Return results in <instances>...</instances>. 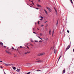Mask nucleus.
<instances>
[{
  "instance_id": "nucleus-16",
  "label": "nucleus",
  "mask_w": 74,
  "mask_h": 74,
  "mask_svg": "<svg viewBox=\"0 0 74 74\" xmlns=\"http://www.w3.org/2000/svg\"><path fill=\"white\" fill-rule=\"evenodd\" d=\"M70 1H71V2L72 4H73V1H72V0H70Z\"/></svg>"
},
{
  "instance_id": "nucleus-54",
  "label": "nucleus",
  "mask_w": 74,
  "mask_h": 74,
  "mask_svg": "<svg viewBox=\"0 0 74 74\" xmlns=\"http://www.w3.org/2000/svg\"><path fill=\"white\" fill-rule=\"evenodd\" d=\"M36 9H37V10H38V8H36Z\"/></svg>"
},
{
  "instance_id": "nucleus-6",
  "label": "nucleus",
  "mask_w": 74,
  "mask_h": 74,
  "mask_svg": "<svg viewBox=\"0 0 74 74\" xmlns=\"http://www.w3.org/2000/svg\"><path fill=\"white\" fill-rule=\"evenodd\" d=\"M30 53V51H27L25 53H24L25 55H26V54H27V53Z\"/></svg>"
},
{
  "instance_id": "nucleus-56",
  "label": "nucleus",
  "mask_w": 74,
  "mask_h": 74,
  "mask_svg": "<svg viewBox=\"0 0 74 74\" xmlns=\"http://www.w3.org/2000/svg\"><path fill=\"white\" fill-rule=\"evenodd\" d=\"M63 32H64V29H63Z\"/></svg>"
},
{
  "instance_id": "nucleus-63",
  "label": "nucleus",
  "mask_w": 74,
  "mask_h": 74,
  "mask_svg": "<svg viewBox=\"0 0 74 74\" xmlns=\"http://www.w3.org/2000/svg\"><path fill=\"white\" fill-rule=\"evenodd\" d=\"M14 50H16V49H15Z\"/></svg>"
},
{
  "instance_id": "nucleus-29",
  "label": "nucleus",
  "mask_w": 74,
  "mask_h": 74,
  "mask_svg": "<svg viewBox=\"0 0 74 74\" xmlns=\"http://www.w3.org/2000/svg\"><path fill=\"white\" fill-rule=\"evenodd\" d=\"M30 74V72H29L27 73V74Z\"/></svg>"
},
{
  "instance_id": "nucleus-35",
  "label": "nucleus",
  "mask_w": 74,
  "mask_h": 74,
  "mask_svg": "<svg viewBox=\"0 0 74 74\" xmlns=\"http://www.w3.org/2000/svg\"><path fill=\"white\" fill-rule=\"evenodd\" d=\"M67 33H69V30H67Z\"/></svg>"
},
{
  "instance_id": "nucleus-10",
  "label": "nucleus",
  "mask_w": 74,
  "mask_h": 74,
  "mask_svg": "<svg viewBox=\"0 0 74 74\" xmlns=\"http://www.w3.org/2000/svg\"><path fill=\"white\" fill-rule=\"evenodd\" d=\"M20 71V69H18L17 70H16V71H17V72H19Z\"/></svg>"
},
{
  "instance_id": "nucleus-30",
  "label": "nucleus",
  "mask_w": 74,
  "mask_h": 74,
  "mask_svg": "<svg viewBox=\"0 0 74 74\" xmlns=\"http://www.w3.org/2000/svg\"><path fill=\"white\" fill-rule=\"evenodd\" d=\"M60 59V57H59L58 61H59V60Z\"/></svg>"
},
{
  "instance_id": "nucleus-50",
  "label": "nucleus",
  "mask_w": 74,
  "mask_h": 74,
  "mask_svg": "<svg viewBox=\"0 0 74 74\" xmlns=\"http://www.w3.org/2000/svg\"><path fill=\"white\" fill-rule=\"evenodd\" d=\"M30 7H31V8H33V7H32V6H30Z\"/></svg>"
},
{
  "instance_id": "nucleus-7",
  "label": "nucleus",
  "mask_w": 74,
  "mask_h": 74,
  "mask_svg": "<svg viewBox=\"0 0 74 74\" xmlns=\"http://www.w3.org/2000/svg\"><path fill=\"white\" fill-rule=\"evenodd\" d=\"M44 11L45 12L46 14L47 15L48 14V12H47V10L45 9H44Z\"/></svg>"
},
{
  "instance_id": "nucleus-21",
  "label": "nucleus",
  "mask_w": 74,
  "mask_h": 74,
  "mask_svg": "<svg viewBox=\"0 0 74 74\" xmlns=\"http://www.w3.org/2000/svg\"><path fill=\"white\" fill-rule=\"evenodd\" d=\"M31 64L30 63H28L27 64H28V65H29V64Z\"/></svg>"
},
{
  "instance_id": "nucleus-22",
  "label": "nucleus",
  "mask_w": 74,
  "mask_h": 74,
  "mask_svg": "<svg viewBox=\"0 0 74 74\" xmlns=\"http://www.w3.org/2000/svg\"><path fill=\"white\" fill-rule=\"evenodd\" d=\"M35 42H38V41L37 40H35Z\"/></svg>"
},
{
  "instance_id": "nucleus-24",
  "label": "nucleus",
  "mask_w": 74,
  "mask_h": 74,
  "mask_svg": "<svg viewBox=\"0 0 74 74\" xmlns=\"http://www.w3.org/2000/svg\"><path fill=\"white\" fill-rule=\"evenodd\" d=\"M53 33H54V30H53V33H52V35H53Z\"/></svg>"
},
{
  "instance_id": "nucleus-31",
  "label": "nucleus",
  "mask_w": 74,
  "mask_h": 74,
  "mask_svg": "<svg viewBox=\"0 0 74 74\" xmlns=\"http://www.w3.org/2000/svg\"><path fill=\"white\" fill-rule=\"evenodd\" d=\"M51 30H50L49 31V33H51Z\"/></svg>"
},
{
  "instance_id": "nucleus-11",
  "label": "nucleus",
  "mask_w": 74,
  "mask_h": 74,
  "mask_svg": "<svg viewBox=\"0 0 74 74\" xmlns=\"http://www.w3.org/2000/svg\"><path fill=\"white\" fill-rule=\"evenodd\" d=\"M12 68L14 70H16V68H15V67H14L12 66Z\"/></svg>"
},
{
  "instance_id": "nucleus-43",
  "label": "nucleus",
  "mask_w": 74,
  "mask_h": 74,
  "mask_svg": "<svg viewBox=\"0 0 74 74\" xmlns=\"http://www.w3.org/2000/svg\"><path fill=\"white\" fill-rule=\"evenodd\" d=\"M12 49H14V47H12Z\"/></svg>"
},
{
  "instance_id": "nucleus-5",
  "label": "nucleus",
  "mask_w": 74,
  "mask_h": 74,
  "mask_svg": "<svg viewBox=\"0 0 74 74\" xmlns=\"http://www.w3.org/2000/svg\"><path fill=\"white\" fill-rule=\"evenodd\" d=\"M5 51L6 52V53H8L9 54H10V55L11 54V53L9 52V51H8L7 50H5Z\"/></svg>"
},
{
  "instance_id": "nucleus-45",
  "label": "nucleus",
  "mask_w": 74,
  "mask_h": 74,
  "mask_svg": "<svg viewBox=\"0 0 74 74\" xmlns=\"http://www.w3.org/2000/svg\"><path fill=\"white\" fill-rule=\"evenodd\" d=\"M31 2H32V3H33V1H31Z\"/></svg>"
},
{
  "instance_id": "nucleus-36",
  "label": "nucleus",
  "mask_w": 74,
  "mask_h": 74,
  "mask_svg": "<svg viewBox=\"0 0 74 74\" xmlns=\"http://www.w3.org/2000/svg\"><path fill=\"white\" fill-rule=\"evenodd\" d=\"M39 42H42V41L40 40V41H39Z\"/></svg>"
},
{
  "instance_id": "nucleus-41",
  "label": "nucleus",
  "mask_w": 74,
  "mask_h": 74,
  "mask_svg": "<svg viewBox=\"0 0 74 74\" xmlns=\"http://www.w3.org/2000/svg\"><path fill=\"white\" fill-rule=\"evenodd\" d=\"M30 45H32V46H33V45L32 44H31Z\"/></svg>"
},
{
  "instance_id": "nucleus-12",
  "label": "nucleus",
  "mask_w": 74,
  "mask_h": 74,
  "mask_svg": "<svg viewBox=\"0 0 74 74\" xmlns=\"http://www.w3.org/2000/svg\"><path fill=\"white\" fill-rule=\"evenodd\" d=\"M56 50H55V49H54V53L56 54Z\"/></svg>"
},
{
  "instance_id": "nucleus-27",
  "label": "nucleus",
  "mask_w": 74,
  "mask_h": 74,
  "mask_svg": "<svg viewBox=\"0 0 74 74\" xmlns=\"http://www.w3.org/2000/svg\"><path fill=\"white\" fill-rule=\"evenodd\" d=\"M42 19H43V18H42L41 19H40V21H42Z\"/></svg>"
},
{
  "instance_id": "nucleus-14",
  "label": "nucleus",
  "mask_w": 74,
  "mask_h": 74,
  "mask_svg": "<svg viewBox=\"0 0 74 74\" xmlns=\"http://www.w3.org/2000/svg\"><path fill=\"white\" fill-rule=\"evenodd\" d=\"M39 18H44V17H43L41 15L40 16Z\"/></svg>"
},
{
  "instance_id": "nucleus-52",
  "label": "nucleus",
  "mask_w": 74,
  "mask_h": 74,
  "mask_svg": "<svg viewBox=\"0 0 74 74\" xmlns=\"http://www.w3.org/2000/svg\"><path fill=\"white\" fill-rule=\"evenodd\" d=\"M49 35H51V33H49Z\"/></svg>"
},
{
  "instance_id": "nucleus-64",
  "label": "nucleus",
  "mask_w": 74,
  "mask_h": 74,
  "mask_svg": "<svg viewBox=\"0 0 74 74\" xmlns=\"http://www.w3.org/2000/svg\"><path fill=\"white\" fill-rule=\"evenodd\" d=\"M1 42L0 41V44L1 43Z\"/></svg>"
},
{
  "instance_id": "nucleus-9",
  "label": "nucleus",
  "mask_w": 74,
  "mask_h": 74,
  "mask_svg": "<svg viewBox=\"0 0 74 74\" xmlns=\"http://www.w3.org/2000/svg\"><path fill=\"white\" fill-rule=\"evenodd\" d=\"M43 62V60H38V62Z\"/></svg>"
},
{
  "instance_id": "nucleus-20",
  "label": "nucleus",
  "mask_w": 74,
  "mask_h": 74,
  "mask_svg": "<svg viewBox=\"0 0 74 74\" xmlns=\"http://www.w3.org/2000/svg\"><path fill=\"white\" fill-rule=\"evenodd\" d=\"M36 71H41V70H37Z\"/></svg>"
},
{
  "instance_id": "nucleus-13",
  "label": "nucleus",
  "mask_w": 74,
  "mask_h": 74,
  "mask_svg": "<svg viewBox=\"0 0 74 74\" xmlns=\"http://www.w3.org/2000/svg\"><path fill=\"white\" fill-rule=\"evenodd\" d=\"M0 45H2V46H3V43L2 42H1V43H0Z\"/></svg>"
},
{
  "instance_id": "nucleus-58",
  "label": "nucleus",
  "mask_w": 74,
  "mask_h": 74,
  "mask_svg": "<svg viewBox=\"0 0 74 74\" xmlns=\"http://www.w3.org/2000/svg\"><path fill=\"white\" fill-rule=\"evenodd\" d=\"M7 49H8V47Z\"/></svg>"
},
{
  "instance_id": "nucleus-1",
  "label": "nucleus",
  "mask_w": 74,
  "mask_h": 74,
  "mask_svg": "<svg viewBox=\"0 0 74 74\" xmlns=\"http://www.w3.org/2000/svg\"><path fill=\"white\" fill-rule=\"evenodd\" d=\"M45 55V53H39L38 54V56H42Z\"/></svg>"
},
{
  "instance_id": "nucleus-49",
  "label": "nucleus",
  "mask_w": 74,
  "mask_h": 74,
  "mask_svg": "<svg viewBox=\"0 0 74 74\" xmlns=\"http://www.w3.org/2000/svg\"><path fill=\"white\" fill-rule=\"evenodd\" d=\"M32 4H33V5H34V4L33 3H32Z\"/></svg>"
},
{
  "instance_id": "nucleus-40",
  "label": "nucleus",
  "mask_w": 74,
  "mask_h": 74,
  "mask_svg": "<svg viewBox=\"0 0 74 74\" xmlns=\"http://www.w3.org/2000/svg\"><path fill=\"white\" fill-rule=\"evenodd\" d=\"M48 22V21H46V22H45V23H47V22Z\"/></svg>"
},
{
  "instance_id": "nucleus-34",
  "label": "nucleus",
  "mask_w": 74,
  "mask_h": 74,
  "mask_svg": "<svg viewBox=\"0 0 74 74\" xmlns=\"http://www.w3.org/2000/svg\"><path fill=\"white\" fill-rule=\"evenodd\" d=\"M27 48H28V49H29V47H28V46H27Z\"/></svg>"
},
{
  "instance_id": "nucleus-33",
  "label": "nucleus",
  "mask_w": 74,
  "mask_h": 74,
  "mask_svg": "<svg viewBox=\"0 0 74 74\" xmlns=\"http://www.w3.org/2000/svg\"><path fill=\"white\" fill-rule=\"evenodd\" d=\"M39 22H40V21H38V24H39L40 23H39Z\"/></svg>"
},
{
  "instance_id": "nucleus-26",
  "label": "nucleus",
  "mask_w": 74,
  "mask_h": 74,
  "mask_svg": "<svg viewBox=\"0 0 74 74\" xmlns=\"http://www.w3.org/2000/svg\"><path fill=\"white\" fill-rule=\"evenodd\" d=\"M35 63H36V62H38V60L35 61Z\"/></svg>"
},
{
  "instance_id": "nucleus-32",
  "label": "nucleus",
  "mask_w": 74,
  "mask_h": 74,
  "mask_svg": "<svg viewBox=\"0 0 74 74\" xmlns=\"http://www.w3.org/2000/svg\"><path fill=\"white\" fill-rule=\"evenodd\" d=\"M31 42H33V40H31Z\"/></svg>"
},
{
  "instance_id": "nucleus-51",
  "label": "nucleus",
  "mask_w": 74,
  "mask_h": 74,
  "mask_svg": "<svg viewBox=\"0 0 74 74\" xmlns=\"http://www.w3.org/2000/svg\"><path fill=\"white\" fill-rule=\"evenodd\" d=\"M4 48H5L6 47L5 46H4Z\"/></svg>"
},
{
  "instance_id": "nucleus-57",
  "label": "nucleus",
  "mask_w": 74,
  "mask_h": 74,
  "mask_svg": "<svg viewBox=\"0 0 74 74\" xmlns=\"http://www.w3.org/2000/svg\"><path fill=\"white\" fill-rule=\"evenodd\" d=\"M37 29H38V30H40L39 29H38V28H37Z\"/></svg>"
},
{
  "instance_id": "nucleus-47",
  "label": "nucleus",
  "mask_w": 74,
  "mask_h": 74,
  "mask_svg": "<svg viewBox=\"0 0 74 74\" xmlns=\"http://www.w3.org/2000/svg\"><path fill=\"white\" fill-rule=\"evenodd\" d=\"M46 40H48V38H47L46 39Z\"/></svg>"
},
{
  "instance_id": "nucleus-4",
  "label": "nucleus",
  "mask_w": 74,
  "mask_h": 74,
  "mask_svg": "<svg viewBox=\"0 0 74 74\" xmlns=\"http://www.w3.org/2000/svg\"><path fill=\"white\" fill-rule=\"evenodd\" d=\"M70 45H69L68 46V47H67L66 51H67L68 49H69V48H70Z\"/></svg>"
},
{
  "instance_id": "nucleus-42",
  "label": "nucleus",
  "mask_w": 74,
  "mask_h": 74,
  "mask_svg": "<svg viewBox=\"0 0 74 74\" xmlns=\"http://www.w3.org/2000/svg\"><path fill=\"white\" fill-rule=\"evenodd\" d=\"M20 48H22V46H20Z\"/></svg>"
},
{
  "instance_id": "nucleus-53",
  "label": "nucleus",
  "mask_w": 74,
  "mask_h": 74,
  "mask_svg": "<svg viewBox=\"0 0 74 74\" xmlns=\"http://www.w3.org/2000/svg\"><path fill=\"white\" fill-rule=\"evenodd\" d=\"M4 73L5 74H6V73H5V72L4 71Z\"/></svg>"
},
{
  "instance_id": "nucleus-3",
  "label": "nucleus",
  "mask_w": 74,
  "mask_h": 74,
  "mask_svg": "<svg viewBox=\"0 0 74 74\" xmlns=\"http://www.w3.org/2000/svg\"><path fill=\"white\" fill-rule=\"evenodd\" d=\"M47 10H49V11L50 12H51V9L50 8H49L48 7H47Z\"/></svg>"
},
{
  "instance_id": "nucleus-17",
  "label": "nucleus",
  "mask_w": 74,
  "mask_h": 74,
  "mask_svg": "<svg viewBox=\"0 0 74 74\" xmlns=\"http://www.w3.org/2000/svg\"><path fill=\"white\" fill-rule=\"evenodd\" d=\"M55 10L56 14H57V10H56V9H55Z\"/></svg>"
},
{
  "instance_id": "nucleus-28",
  "label": "nucleus",
  "mask_w": 74,
  "mask_h": 74,
  "mask_svg": "<svg viewBox=\"0 0 74 74\" xmlns=\"http://www.w3.org/2000/svg\"><path fill=\"white\" fill-rule=\"evenodd\" d=\"M48 24H47L46 25V27H48Z\"/></svg>"
},
{
  "instance_id": "nucleus-38",
  "label": "nucleus",
  "mask_w": 74,
  "mask_h": 74,
  "mask_svg": "<svg viewBox=\"0 0 74 74\" xmlns=\"http://www.w3.org/2000/svg\"><path fill=\"white\" fill-rule=\"evenodd\" d=\"M38 2H40V1H41L40 0H38Z\"/></svg>"
},
{
  "instance_id": "nucleus-23",
  "label": "nucleus",
  "mask_w": 74,
  "mask_h": 74,
  "mask_svg": "<svg viewBox=\"0 0 74 74\" xmlns=\"http://www.w3.org/2000/svg\"><path fill=\"white\" fill-rule=\"evenodd\" d=\"M38 38H40V39H41V40H42V38H40V37L38 36Z\"/></svg>"
},
{
  "instance_id": "nucleus-61",
  "label": "nucleus",
  "mask_w": 74,
  "mask_h": 74,
  "mask_svg": "<svg viewBox=\"0 0 74 74\" xmlns=\"http://www.w3.org/2000/svg\"><path fill=\"white\" fill-rule=\"evenodd\" d=\"M55 9H56V8H54V9L55 10Z\"/></svg>"
},
{
  "instance_id": "nucleus-19",
  "label": "nucleus",
  "mask_w": 74,
  "mask_h": 74,
  "mask_svg": "<svg viewBox=\"0 0 74 74\" xmlns=\"http://www.w3.org/2000/svg\"><path fill=\"white\" fill-rule=\"evenodd\" d=\"M36 60H40V59L39 58H37L36 59Z\"/></svg>"
},
{
  "instance_id": "nucleus-2",
  "label": "nucleus",
  "mask_w": 74,
  "mask_h": 74,
  "mask_svg": "<svg viewBox=\"0 0 74 74\" xmlns=\"http://www.w3.org/2000/svg\"><path fill=\"white\" fill-rule=\"evenodd\" d=\"M4 64L5 65V66H11V65H12V66H13V64Z\"/></svg>"
},
{
  "instance_id": "nucleus-59",
  "label": "nucleus",
  "mask_w": 74,
  "mask_h": 74,
  "mask_svg": "<svg viewBox=\"0 0 74 74\" xmlns=\"http://www.w3.org/2000/svg\"><path fill=\"white\" fill-rule=\"evenodd\" d=\"M60 57L61 58V56H60Z\"/></svg>"
},
{
  "instance_id": "nucleus-62",
  "label": "nucleus",
  "mask_w": 74,
  "mask_h": 74,
  "mask_svg": "<svg viewBox=\"0 0 74 74\" xmlns=\"http://www.w3.org/2000/svg\"><path fill=\"white\" fill-rule=\"evenodd\" d=\"M31 5H32V4H31Z\"/></svg>"
},
{
  "instance_id": "nucleus-60",
  "label": "nucleus",
  "mask_w": 74,
  "mask_h": 74,
  "mask_svg": "<svg viewBox=\"0 0 74 74\" xmlns=\"http://www.w3.org/2000/svg\"><path fill=\"white\" fill-rule=\"evenodd\" d=\"M54 48H55V47H53V49Z\"/></svg>"
},
{
  "instance_id": "nucleus-15",
  "label": "nucleus",
  "mask_w": 74,
  "mask_h": 74,
  "mask_svg": "<svg viewBox=\"0 0 74 74\" xmlns=\"http://www.w3.org/2000/svg\"><path fill=\"white\" fill-rule=\"evenodd\" d=\"M65 70H63V73H65Z\"/></svg>"
},
{
  "instance_id": "nucleus-55",
  "label": "nucleus",
  "mask_w": 74,
  "mask_h": 74,
  "mask_svg": "<svg viewBox=\"0 0 74 74\" xmlns=\"http://www.w3.org/2000/svg\"><path fill=\"white\" fill-rule=\"evenodd\" d=\"M73 52H74V49H73Z\"/></svg>"
},
{
  "instance_id": "nucleus-8",
  "label": "nucleus",
  "mask_w": 74,
  "mask_h": 74,
  "mask_svg": "<svg viewBox=\"0 0 74 74\" xmlns=\"http://www.w3.org/2000/svg\"><path fill=\"white\" fill-rule=\"evenodd\" d=\"M36 5H37V7H42V6H41V5H40L38 4H37Z\"/></svg>"
},
{
  "instance_id": "nucleus-18",
  "label": "nucleus",
  "mask_w": 74,
  "mask_h": 74,
  "mask_svg": "<svg viewBox=\"0 0 74 74\" xmlns=\"http://www.w3.org/2000/svg\"><path fill=\"white\" fill-rule=\"evenodd\" d=\"M58 24V20L57 21L56 25H57Z\"/></svg>"
},
{
  "instance_id": "nucleus-25",
  "label": "nucleus",
  "mask_w": 74,
  "mask_h": 74,
  "mask_svg": "<svg viewBox=\"0 0 74 74\" xmlns=\"http://www.w3.org/2000/svg\"><path fill=\"white\" fill-rule=\"evenodd\" d=\"M40 36H42V34L41 33H40Z\"/></svg>"
},
{
  "instance_id": "nucleus-48",
  "label": "nucleus",
  "mask_w": 74,
  "mask_h": 74,
  "mask_svg": "<svg viewBox=\"0 0 74 74\" xmlns=\"http://www.w3.org/2000/svg\"><path fill=\"white\" fill-rule=\"evenodd\" d=\"M2 62V61H0V62Z\"/></svg>"
},
{
  "instance_id": "nucleus-37",
  "label": "nucleus",
  "mask_w": 74,
  "mask_h": 74,
  "mask_svg": "<svg viewBox=\"0 0 74 74\" xmlns=\"http://www.w3.org/2000/svg\"><path fill=\"white\" fill-rule=\"evenodd\" d=\"M33 33H34V34H36V33L35 32H33Z\"/></svg>"
},
{
  "instance_id": "nucleus-44",
  "label": "nucleus",
  "mask_w": 74,
  "mask_h": 74,
  "mask_svg": "<svg viewBox=\"0 0 74 74\" xmlns=\"http://www.w3.org/2000/svg\"><path fill=\"white\" fill-rule=\"evenodd\" d=\"M33 31H34V28H33Z\"/></svg>"
},
{
  "instance_id": "nucleus-46",
  "label": "nucleus",
  "mask_w": 74,
  "mask_h": 74,
  "mask_svg": "<svg viewBox=\"0 0 74 74\" xmlns=\"http://www.w3.org/2000/svg\"><path fill=\"white\" fill-rule=\"evenodd\" d=\"M1 69H2L3 68V67L1 66Z\"/></svg>"
},
{
  "instance_id": "nucleus-39",
  "label": "nucleus",
  "mask_w": 74,
  "mask_h": 74,
  "mask_svg": "<svg viewBox=\"0 0 74 74\" xmlns=\"http://www.w3.org/2000/svg\"><path fill=\"white\" fill-rule=\"evenodd\" d=\"M41 26H42V27L44 26V25H42Z\"/></svg>"
}]
</instances>
